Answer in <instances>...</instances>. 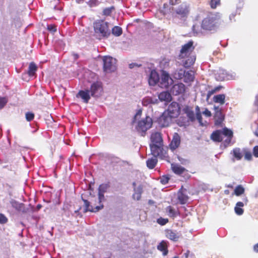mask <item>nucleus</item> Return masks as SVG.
<instances>
[{
  "label": "nucleus",
  "instance_id": "f257e3e1",
  "mask_svg": "<svg viewBox=\"0 0 258 258\" xmlns=\"http://www.w3.org/2000/svg\"><path fill=\"white\" fill-rule=\"evenodd\" d=\"M221 16L219 13H210L202 20L200 25L195 23L192 26V30L197 35L202 34L205 31H210L215 28L218 23Z\"/></svg>",
  "mask_w": 258,
  "mask_h": 258
},
{
  "label": "nucleus",
  "instance_id": "f03ea898",
  "mask_svg": "<svg viewBox=\"0 0 258 258\" xmlns=\"http://www.w3.org/2000/svg\"><path fill=\"white\" fill-rule=\"evenodd\" d=\"M194 49L193 41H190L183 45L179 54V59H181L183 65L185 68H188L192 65L196 60V56L192 54Z\"/></svg>",
  "mask_w": 258,
  "mask_h": 258
},
{
  "label": "nucleus",
  "instance_id": "7ed1b4c3",
  "mask_svg": "<svg viewBox=\"0 0 258 258\" xmlns=\"http://www.w3.org/2000/svg\"><path fill=\"white\" fill-rule=\"evenodd\" d=\"M141 114L142 111L138 110L134 116L133 125L138 132L143 134L152 127L153 120L149 116L140 119Z\"/></svg>",
  "mask_w": 258,
  "mask_h": 258
},
{
  "label": "nucleus",
  "instance_id": "20e7f679",
  "mask_svg": "<svg viewBox=\"0 0 258 258\" xmlns=\"http://www.w3.org/2000/svg\"><path fill=\"white\" fill-rule=\"evenodd\" d=\"M151 143L150 145L152 154L155 156H159L162 151L163 140L161 133L155 132L152 133L151 136Z\"/></svg>",
  "mask_w": 258,
  "mask_h": 258
},
{
  "label": "nucleus",
  "instance_id": "39448f33",
  "mask_svg": "<svg viewBox=\"0 0 258 258\" xmlns=\"http://www.w3.org/2000/svg\"><path fill=\"white\" fill-rule=\"evenodd\" d=\"M233 136L231 130L224 128L222 130H218L211 135V139L215 142H221L224 141L225 146H226L231 142Z\"/></svg>",
  "mask_w": 258,
  "mask_h": 258
},
{
  "label": "nucleus",
  "instance_id": "423d86ee",
  "mask_svg": "<svg viewBox=\"0 0 258 258\" xmlns=\"http://www.w3.org/2000/svg\"><path fill=\"white\" fill-rule=\"evenodd\" d=\"M94 29L96 36L99 39L107 37L110 34L108 23L102 20L94 23Z\"/></svg>",
  "mask_w": 258,
  "mask_h": 258
},
{
  "label": "nucleus",
  "instance_id": "0eeeda50",
  "mask_svg": "<svg viewBox=\"0 0 258 258\" xmlns=\"http://www.w3.org/2000/svg\"><path fill=\"white\" fill-rule=\"evenodd\" d=\"M103 70L107 73H111L116 69V60L115 58L109 56H104L102 58Z\"/></svg>",
  "mask_w": 258,
  "mask_h": 258
},
{
  "label": "nucleus",
  "instance_id": "6e6552de",
  "mask_svg": "<svg viewBox=\"0 0 258 258\" xmlns=\"http://www.w3.org/2000/svg\"><path fill=\"white\" fill-rule=\"evenodd\" d=\"M215 78L218 81H222L234 79L236 78V74L232 72H227L226 70L220 69L215 74Z\"/></svg>",
  "mask_w": 258,
  "mask_h": 258
},
{
  "label": "nucleus",
  "instance_id": "1a4fd4ad",
  "mask_svg": "<svg viewBox=\"0 0 258 258\" xmlns=\"http://www.w3.org/2000/svg\"><path fill=\"white\" fill-rule=\"evenodd\" d=\"M173 82V80L170 77L169 74L165 71H162L161 77L159 78L158 85L161 88H167L172 84Z\"/></svg>",
  "mask_w": 258,
  "mask_h": 258
},
{
  "label": "nucleus",
  "instance_id": "9d476101",
  "mask_svg": "<svg viewBox=\"0 0 258 258\" xmlns=\"http://www.w3.org/2000/svg\"><path fill=\"white\" fill-rule=\"evenodd\" d=\"M173 118L167 112L164 111L159 117L158 122L161 127H167L171 123Z\"/></svg>",
  "mask_w": 258,
  "mask_h": 258
},
{
  "label": "nucleus",
  "instance_id": "9b49d317",
  "mask_svg": "<svg viewBox=\"0 0 258 258\" xmlns=\"http://www.w3.org/2000/svg\"><path fill=\"white\" fill-rule=\"evenodd\" d=\"M179 104L175 102H173L169 105L168 109L165 111L167 112L171 117L174 118L179 115Z\"/></svg>",
  "mask_w": 258,
  "mask_h": 258
},
{
  "label": "nucleus",
  "instance_id": "f8f14e48",
  "mask_svg": "<svg viewBox=\"0 0 258 258\" xmlns=\"http://www.w3.org/2000/svg\"><path fill=\"white\" fill-rule=\"evenodd\" d=\"M89 91L91 96L93 97H98L100 95L102 91L100 83L96 82L93 83Z\"/></svg>",
  "mask_w": 258,
  "mask_h": 258
},
{
  "label": "nucleus",
  "instance_id": "ddd939ff",
  "mask_svg": "<svg viewBox=\"0 0 258 258\" xmlns=\"http://www.w3.org/2000/svg\"><path fill=\"white\" fill-rule=\"evenodd\" d=\"M91 94L88 89L80 90L76 95L78 98H81L83 102L87 103L91 98Z\"/></svg>",
  "mask_w": 258,
  "mask_h": 258
},
{
  "label": "nucleus",
  "instance_id": "4468645a",
  "mask_svg": "<svg viewBox=\"0 0 258 258\" xmlns=\"http://www.w3.org/2000/svg\"><path fill=\"white\" fill-rule=\"evenodd\" d=\"M133 185L134 190V192L132 196L133 199L134 200L139 201L141 198V195L143 192L142 186L140 184L136 186V182H133Z\"/></svg>",
  "mask_w": 258,
  "mask_h": 258
},
{
  "label": "nucleus",
  "instance_id": "2eb2a0df",
  "mask_svg": "<svg viewBox=\"0 0 258 258\" xmlns=\"http://www.w3.org/2000/svg\"><path fill=\"white\" fill-rule=\"evenodd\" d=\"M159 78L157 72L155 70H152L148 78L149 84L150 86H155L159 83Z\"/></svg>",
  "mask_w": 258,
  "mask_h": 258
},
{
  "label": "nucleus",
  "instance_id": "dca6fc26",
  "mask_svg": "<svg viewBox=\"0 0 258 258\" xmlns=\"http://www.w3.org/2000/svg\"><path fill=\"white\" fill-rule=\"evenodd\" d=\"M185 91V86L182 83H178L173 86L171 92L173 95H178L182 94Z\"/></svg>",
  "mask_w": 258,
  "mask_h": 258
},
{
  "label": "nucleus",
  "instance_id": "f3484780",
  "mask_svg": "<svg viewBox=\"0 0 258 258\" xmlns=\"http://www.w3.org/2000/svg\"><path fill=\"white\" fill-rule=\"evenodd\" d=\"M214 108L215 111L214 115L215 124L216 125H220L224 120V115L218 106H215Z\"/></svg>",
  "mask_w": 258,
  "mask_h": 258
},
{
  "label": "nucleus",
  "instance_id": "a211bd4d",
  "mask_svg": "<svg viewBox=\"0 0 258 258\" xmlns=\"http://www.w3.org/2000/svg\"><path fill=\"white\" fill-rule=\"evenodd\" d=\"M243 202H237L234 208L235 212L237 215H241L243 214L244 211L242 208L244 206V205L247 204L248 202V200L247 198H244L243 199Z\"/></svg>",
  "mask_w": 258,
  "mask_h": 258
},
{
  "label": "nucleus",
  "instance_id": "6ab92c4d",
  "mask_svg": "<svg viewBox=\"0 0 258 258\" xmlns=\"http://www.w3.org/2000/svg\"><path fill=\"white\" fill-rule=\"evenodd\" d=\"M177 199L181 204H185L188 199L186 189H180L177 193Z\"/></svg>",
  "mask_w": 258,
  "mask_h": 258
},
{
  "label": "nucleus",
  "instance_id": "aec40b11",
  "mask_svg": "<svg viewBox=\"0 0 258 258\" xmlns=\"http://www.w3.org/2000/svg\"><path fill=\"white\" fill-rule=\"evenodd\" d=\"M84 205H85V212L87 211H90L93 212H96L98 211L99 210L103 208V206L102 204H100L99 206H96L93 208L92 206H90L89 202L86 200H83Z\"/></svg>",
  "mask_w": 258,
  "mask_h": 258
},
{
  "label": "nucleus",
  "instance_id": "412c9836",
  "mask_svg": "<svg viewBox=\"0 0 258 258\" xmlns=\"http://www.w3.org/2000/svg\"><path fill=\"white\" fill-rule=\"evenodd\" d=\"M180 138L177 133H175L173 135L172 140L170 144V147L172 150L176 149L180 145Z\"/></svg>",
  "mask_w": 258,
  "mask_h": 258
},
{
  "label": "nucleus",
  "instance_id": "4be33fe9",
  "mask_svg": "<svg viewBox=\"0 0 258 258\" xmlns=\"http://www.w3.org/2000/svg\"><path fill=\"white\" fill-rule=\"evenodd\" d=\"M158 98L161 102H169L171 100V96L168 92L163 91L159 94Z\"/></svg>",
  "mask_w": 258,
  "mask_h": 258
},
{
  "label": "nucleus",
  "instance_id": "5701e85b",
  "mask_svg": "<svg viewBox=\"0 0 258 258\" xmlns=\"http://www.w3.org/2000/svg\"><path fill=\"white\" fill-rule=\"evenodd\" d=\"M171 169L173 172L177 175H181L186 171V169L177 164H172Z\"/></svg>",
  "mask_w": 258,
  "mask_h": 258
},
{
  "label": "nucleus",
  "instance_id": "b1692460",
  "mask_svg": "<svg viewBox=\"0 0 258 258\" xmlns=\"http://www.w3.org/2000/svg\"><path fill=\"white\" fill-rule=\"evenodd\" d=\"M166 237L173 241H177L179 238V234L175 231L167 230L165 232Z\"/></svg>",
  "mask_w": 258,
  "mask_h": 258
},
{
  "label": "nucleus",
  "instance_id": "393cba45",
  "mask_svg": "<svg viewBox=\"0 0 258 258\" xmlns=\"http://www.w3.org/2000/svg\"><path fill=\"white\" fill-rule=\"evenodd\" d=\"M158 100L155 97H146L143 99L142 103L144 106H147L151 104H157Z\"/></svg>",
  "mask_w": 258,
  "mask_h": 258
},
{
  "label": "nucleus",
  "instance_id": "a878e982",
  "mask_svg": "<svg viewBox=\"0 0 258 258\" xmlns=\"http://www.w3.org/2000/svg\"><path fill=\"white\" fill-rule=\"evenodd\" d=\"M11 204L12 206L16 210L22 212H25L24 205L23 204L20 203L15 201H12L11 202Z\"/></svg>",
  "mask_w": 258,
  "mask_h": 258
},
{
  "label": "nucleus",
  "instance_id": "bb28decb",
  "mask_svg": "<svg viewBox=\"0 0 258 258\" xmlns=\"http://www.w3.org/2000/svg\"><path fill=\"white\" fill-rule=\"evenodd\" d=\"M183 78L185 83L192 82L194 79V72L192 71L185 72Z\"/></svg>",
  "mask_w": 258,
  "mask_h": 258
},
{
  "label": "nucleus",
  "instance_id": "cd10ccee",
  "mask_svg": "<svg viewBox=\"0 0 258 258\" xmlns=\"http://www.w3.org/2000/svg\"><path fill=\"white\" fill-rule=\"evenodd\" d=\"M187 12V7L185 4L181 5L176 10V13L181 17H184Z\"/></svg>",
  "mask_w": 258,
  "mask_h": 258
},
{
  "label": "nucleus",
  "instance_id": "c85d7f7f",
  "mask_svg": "<svg viewBox=\"0 0 258 258\" xmlns=\"http://www.w3.org/2000/svg\"><path fill=\"white\" fill-rule=\"evenodd\" d=\"M37 70V67L34 62H31L29 64L28 74L29 77H33L35 76L36 72Z\"/></svg>",
  "mask_w": 258,
  "mask_h": 258
},
{
  "label": "nucleus",
  "instance_id": "c756f323",
  "mask_svg": "<svg viewBox=\"0 0 258 258\" xmlns=\"http://www.w3.org/2000/svg\"><path fill=\"white\" fill-rule=\"evenodd\" d=\"M233 155L237 160H240L243 157L244 152L239 148H235L233 150Z\"/></svg>",
  "mask_w": 258,
  "mask_h": 258
},
{
  "label": "nucleus",
  "instance_id": "7c9ffc66",
  "mask_svg": "<svg viewBox=\"0 0 258 258\" xmlns=\"http://www.w3.org/2000/svg\"><path fill=\"white\" fill-rule=\"evenodd\" d=\"M184 111L191 121L195 119V115L194 112L189 107H186L184 108Z\"/></svg>",
  "mask_w": 258,
  "mask_h": 258
},
{
  "label": "nucleus",
  "instance_id": "2f4dec72",
  "mask_svg": "<svg viewBox=\"0 0 258 258\" xmlns=\"http://www.w3.org/2000/svg\"><path fill=\"white\" fill-rule=\"evenodd\" d=\"M225 95L224 94H219L214 96L213 101L215 103H218L220 104H224L225 103Z\"/></svg>",
  "mask_w": 258,
  "mask_h": 258
},
{
  "label": "nucleus",
  "instance_id": "473e14b6",
  "mask_svg": "<svg viewBox=\"0 0 258 258\" xmlns=\"http://www.w3.org/2000/svg\"><path fill=\"white\" fill-rule=\"evenodd\" d=\"M157 157V156H154V157L149 159L147 161V166L149 168L153 169L154 168L157 162V159L156 158Z\"/></svg>",
  "mask_w": 258,
  "mask_h": 258
},
{
  "label": "nucleus",
  "instance_id": "72a5a7b5",
  "mask_svg": "<svg viewBox=\"0 0 258 258\" xmlns=\"http://www.w3.org/2000/svg\"><path fill=\"white\" fill-rule=\"evenodd\" d=\"M157 248L160 251L163 252V254L164 255H166L168 253L166 244L164 241H162L161 243H160L157 246Z\"/></svg>",
  "mask_w": 258,
  "mask_h": 258
},
{
  "label": "nucleus",
  "instance_id": "f704fd0d",
  "mask_svg": "<svg viewBox=\"0 0 258 258\" xmlns=\"http://www.w3.org/2000/svg\"><path fill=\"white\" fill-rule=\"evenodd\" d=\"M166 211L168 215L172 218L175 217L177 215V212L171 206H168L166 208Z\"/></svg>",
  "mask_w": 258,
  "mask_h": 258
},
{
  "label": "nucleus",
  "instance_id": "c9c22d12",
  "mask_svg": "<svg viewBox=\"0 0 258 258\" xmlns=\"http://www.w3.org/2000/svg\"><path fill=\"white\" fill-rule=\"evenodd\" d=\"M184 74L185 71L182 69H180L174 73L173 77L176 79H181L183 78Z\"/></svg>",
  "mask_w": 258,
  "mask_h": 258
},
{
  "label": "nucleus",
  "instance_id": "e433bc0d",
  "mask_svg": "<svg viewBox=\"0 0 258 258\" xmlns=\"http://www.w3.org/2000/svg\"><path fill=\"white\" fill-rule=\"evenodd\" d=\"M196 118L198 120L199 122L202 126H204L205 124L202 122V117L200 112V107L197 106L196 107Z\"/></svg>",
  "mask_w": 258,
  "mask_h": 258
},
{
  "label": "nucleus",
  "instance_id": "4c0bfd02",
  "mask_svg": "<svg viewBox=\"0 0 258 258\" xmlns=\"http://www.w3.org/2000/svg\"><path fill=\"white\" fill-rule=\"evenodd\" d=\"M112 34L116 36H119L122 34V29L118 26H115L112 29Z\"/></svg>",
  "mask_w": 258,
  "mask_h": 258
},
{
  "label": "nucleus",
  "instance_id": "58836bf2",
  "mask_svg": "<svg viewBox=\"0 0 258 258\" xmlns=\"http://www.w3.org/2000/svg\"><path fill=\"white\" fill-rule=\"evenodd\" d=\"M244 191V188L241 185L237 186L234 190L235 194L237 196L242 194Z\"/></svg>",
  "mask_w": 258,
  "mask_h": 258
},
{
  "label": "nucleus",
  "instance_id": "ea45409f",
  "mask_svg": "<svg viewBox=\"0 0 258 258\" xmlns=\"http://www.w3.org/2000/svg\"><path fill=\"white\" fill-rule=\"evenodd\" d=\"M108 188V185L107 184H102L99 186L98 188V191L104 193L106 191Z\"/></svg>",
  "mask_w": 258,
  "mask_h": 258
},
{
  "label": "nucleus",
  "instance_id": "a19ab883",
  "mask_svg": "<svg viewBox=\"0 0 258 258\" xmlns=\"http://www.w3.org/2000/svg\"><path fill=\"white\" fill-rule=\"evenodd\" d=\"M222 88V86H219L210 90L208 93V96L209 97L214 93L219 91Z\"/></svg>",
  "mask_w": 258,
  "mask_h": 258
},
{
  "label": "nucleus",
  "instance_id": "79ce46f5",
  "mask_svg": "<svg viewBox=\"0 0 258 258\" xmlns=\"http://www.w3.org/2000/svg\"><path fill=\"white\" fill-rule=\"evenodd\" d=\"M87 4L90 7H94L98 6L99 2L97 0H90L87 2Z\"/></svg>",
  "mask_w": 258,
  "mask_h": 258
},
{
  "label": "nucleus",
  "instance_id": "37998d69",
  "mask_svg": "<svg viewBox=\"0 0 258 258\" xmlns=\"http://www.w3.org/2000/svg\"><path fill=\"white\" fill-rule=\"evenodd\" d=\"M220 0H211L210 2V6L212 9H215L218 5H220Z\"/></svg>",
  "mask_w": 258,
  "mask_h": 258
},
{
  "label": "nucleus",
  "instance_id": "c03bdc74",
  "mask_svg": "<svg viewBox=\"0 0 258 258\" xmlns=\"http://www.w3.org/2000/svg\"><path fill=\"white\" fill-rule=\"evenodd\" d=\"M8 102V100L5 97H0V109L3 108Z\"/></svg>",
  "mask_w": 258,
  "mask_h": 258
},
{
  "label": "nucleus",
  "instance_id": "a18cd8bd",
  "mask_svg": "<svg viewBox=\"0 0 258 258\" xmlns=\"http://www.w3.org/2000/svg\"><path fill=\"white\" fill-rule=\"evenodd\" d=\"M168 222V220L167 219H165L163 218H159L157 219V223L161 225H164Z\"/></svg>",
  "mask_w": 258,
  "mask_h": 258
},
{
  "label": "nucleus",
  "instance_id": "49530a36",
  "mask_svg": "<svg viewBox=\"0 0 258 258\" xmlns=\"http://www.w3.org/2000/svg\"><path fill=\"white\" fill-rule=\"evenodd\" d=\"M34 117V115L33 113L31 112H27L26 113V120L28 121H31Z\"/></svg>",
  "mask_w": 258,
  "mask_h": 258
},
{
  "label": "nucleus",
  "instance_id": "de8ad7c7",
  "mask_svg": "<svg viewBox=\"0 0 258 258\" xmlns=\"http://www.w3.org/2000/svg\"><path fill=\"white\" fill-rule=\"evenodd\" d=\"M113 7H110V8H106L103 11V14L104 15H106V16H108L109 15L111 12H112V10H113Z\"/></svg>",
  "mask_w": 258,
  "mask_h": 258
},
{
  "label": "nucleus",
  "instance_id": "09e8293b",
  "mask_svg": "<svg viewBox=\"0 0 258 258\" xmlns=\"http://www.w3.org/2000/svg\"><path fill=\"white\" fill-rule=\"evenodd\" d=\"M8 221L7 217L3 214H0V223L5 224Z\"/></svg>",
  "mask_w": 258,
  "mask_h": 258
},
{
  "label": "nucleus",
  "instance_id": "8fccbe9b",
  "mask_svg": "<svg viewBox=\"0 0 258 258\" xmlns=\"http://www.w3.org/2000/svg\"><path fill=\"white\" fill-rule=\"evenodd\" d=\"M244 158L245 160L250 161L252 159V155L250 152H245L244 153Z\"/></svg>",
  "mask_w": 258,
  "mask_h": 258
},
{
  "label": "nucleus",
  "instance_id": "3c124183",
  "mask_svg": "<svg viewBox=\"0 0 258 258\" xmlns=\"http://www.w3.org/2000/svg\"><path fill=\"white\" fill-rule=\"evenodd\" d=\"M47 29L49 31H50L52 32H55L56 31V28L55 26H54V25H48Z\"/></svg>",
  "mask_w": 258,
  "mask_h": 258
},
{
  "label": "nucleus",
  "instance_id": "603ef678",
  "mask_svg": "<svg viewBox=\"0 0 258 258\" xmlns=\"http://www.w3.org/2000/svg\"><path fill=\"white\" fill-rule=\"evenodd\" d=\"M104 194L98 191V200L100 203L104 200Z\"/></svg>",
  "mask_w": 258,
  "mask_h": 258
},
{
  "label": "nucleus",
  "instance_id": "864d4df0",
  "mask_svg": "<svg viewBox=\"0 0 258 258\" xmlns=\"http://www.w3.org/2000/svg\"><path fill=\"white\" fill-rule=\"evenodd\" d=\"M203 114L207 117H210L211 116V112L207 108L203 112Z\"/></svg>",
  "mask_w": 258,
  "mask_h": 258
},
{
  "label": "nucleus",
  "instance_id": "5fc2aeb1",
  "mask_svg": "<svg viewBox=\"0 0 258 258\" xmlns=\"http://www.w3.org/2000/svg\"><path fill=\"white\" fill-rule=\"evenodd\" d=\"M253 153L255 157H258V146H255L254 147Z\"/></svg>",
  "mask_w": 258,
  "mask_h": 258
},
{
  "label": "nucleus",
  "instance_id": "6e6d98bb",
  "mask_svg": "<svg viewBox=\"0 0 258 258\" xmlns=\"http://www.w3.org/2000/svg\"><path fill=\"white\" fill-rule=\"evenodd\" d=\"M169 180V178H167V177H165V178H163L161 180V182H162V183L163 184H166V183L168 182V181Z\"/></svg>",
  "mask_w": 258,
  "mask_h": 258
},
{
  "label": "nucleus",
  "instance_id": "4d7b16f0",
  "mask_svg": "<svg viewBox=\"0 0 258 258\" xmlns=\"http://www.w3.org/2000/svg\"><path fill=\"white\" fill-rule=\"evenodd\" d=\"M254 251L258 252V243L255 244L253 246Z\"/></svg>",
  "mask_w": 258,
  "mask_h": 258
},
{
  "label": "nucleus",
  "instance_id": "13d9d810",
  "mask_svg": "<svg viewBox=\"0 0 258 258\" xmlns=\"http://www.w3.org/2000/svg\"><path fill=\"white\" fill-rule=\"evenodd\" d=\"M178 0H170V4L172 5H175L176 4H177L178 2Z\"/></svg>",
  "mask_w": 258,
  "mask_h": 258
},
{
  "label": "nucleus",
  "instance_id": "bf43d9fd",
  "mask_svg": "<svg viewBox=\"0 0 258 258\" xmlns=\"http://www.w3.org/2000/svg\"><path fill=\"white\" fill-rule=\"evenodd\" d=\"M135 66H138L136 63H131L129 64L130 68H131V69L134 68L135 67Z\"/></svg>",
  "mask_w": 258,
  "mask_h": 258
},
{
  "label": "nucleus",
  "instance_id": "052dcab7",
  "mask_svg": "<svg viewBox=\"0 0 258 258\" xmlns=\"http://www.w3.org/2000/svg\"><path fill=\"white\" fill-rule=\"evenodd\" d=\"M189 251H186V252L184 254V256H185V258H187L188 255V254H189Z\"/></svg>",
  "mask_w": 258,
  "mask_h": 258
},
{
  "label": "nucleus",
  "instance_id": "680f3d73",
  "mask_svg": "<svg viewBox=\"0 0 258 258\" xmlns=\"http://www.w3.org/2000/svg\"><path fill=\"white\" fill-rule=\"evenodd\" d=\"M255 104L257 105H258V95L256 96L255 97Z\"/></svg>",
  "mask_w": 258,
  "mask_h": 258
},
{
  "label": "nucleus",
  "instance_id": "e2e57ef3",
  "mask_svg": "<svg viewBox=\"0 0 258 258\" xmlns=\"http://www.w3.org/2000/svg\"><path fill=\"white\" fill-rule=\"evenodd\" d=\"M234 17H235V15H234V14H232L231 15H230L229 16V19H230V20H232V19L234 18Z\"/></svg>",
  "mask_w": 258,
  "mask_h": 258
},
{
  "label": "nucleus",
  "instance_id": "0e129e2a",
  "mask_svg": "<svg viewBox=\"0 0 258 258\" xmlns=\"http://www.w3.org/2000/svg\"><path fill=\"white\" fill-rule=\"evenodd\" d=\"M85 0H76V2L78 3V4H80L81 3H82L83 2L85 1Z\"/></svg>",
  "mask_w": 258,
  "mask_h": 258
},
{
  "label": "nucleus",
  "instance_id": "69168bd1",
  "mask_svg": "<svg viewBox=\"0 0 258 258\" xmlns=\"http://www.w3.org/2000/svg\"><path fill=\"white\" fill-rule=\"evenodd\" d=\"M41 208V206L40 205H37V208L38 209H40Z\"/></svg>",
  "mask_w": 258,
  "mask_h": 258
},
{
  "label": "nucleus",
  "instance_id": "338daca9",
  "mask_svg": "<svg viewBox=\"0 0 258 258\" xmlns=\"http://www.w3.org/2000/svg\"><path fill=\"white\" fill-rule=\"evenodd\" d=\"M149 203L150 204H153V203H154V202H153V201L150 200V201H149Z\"/></svg>",
  "mask_w": 258,
  "mask_h": 258
},
{
  "label": "nucleus",
  "instance_id": "774afa93",
  "mask_svg": "<svg viewBox=\"0 0 258 258\" xmlns=\"http://www.w3.org/2000/svg\"><path fill=\"white\" fill-rule=\"evenodd\" d=\"M173 258H178V256H174V257H173Z\"/></svg>",
  "mask_w": 258,
  "mask_h": 258
}]
</instances>
